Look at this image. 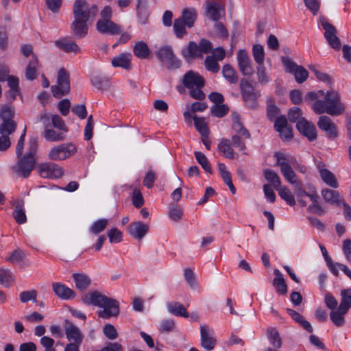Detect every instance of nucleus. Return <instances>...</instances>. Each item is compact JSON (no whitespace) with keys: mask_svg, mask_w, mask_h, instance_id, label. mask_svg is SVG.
<instances>
[{"mask_svg":"<svg viewBox=\"0 0 351 351\" xmlns=\"http://www.w3.org/2000/svg\"><path fill=\"white\" fill-rule=\"evenodd\" d=\"M341 296L340 310L347 313L351 306V289H343L341 291Z\"/></svg>","mask_w":351,"mask_h":351,"instance_id":"37","label":"nucleus"},{"mask_svg":"<svg viewBox=\"0 0 351 351\" xmlns=\"http://www.w3.org/2000/svg\"><path fill=\"white\" fill-rule=\"evenodd\" d=\"M38 138L31 137L28 142V151L18 158L17 163L12 167L14 171L23 178H27L34 169L37 161Z\"/></svg>","mask_w":351,"mask_h":351,"instance_id":"3","label":"nucleus"},{"mask_svg":"<svg viewBox=\"0 0 351 351\" xmlns=\"http://www.w3.org/2000/svg\"><path fill=\"white\" fill-rule=\"evenodd\" d=\"M98 12L97 6L90 5L85 0H75L73 5L74 18L88 22L93 21Z\"/></svg>","mask_w":351,"mask_h":351,"instance_id":"5","label":"nucleus"},{"mask_svg":"<svg viewBox=\"0 0 351 351\" xmlns=\"http://www.w3.org/2000/svg\"><path fill=\"white\" fill-rule=\"evenodd\" d=\"M55 45L66 53L74 52L76 53L80 51L77 45L75 42L70 41L67 38L57 40L55 42Z\"/></svg>","mask_w":351,"mask_h":351,"instance_id":"30","label":"nucleus"},{"mask_svg":"<svg viewBox=\"0 0 351 351\" xmlns=\"http://www.w3.org/2000/svg\"><path fill=\"white\" fill-rule=\"evenodd\" d=\"M72 277L75 287L81 291L86 290L90 285L91 280L90 277L84 273H74Z\"/></svg>","mask_w":351,"mask_h":351,"instance_id":"28","label":"nucleus"},{"mask_svg":"<svg viewBox=\"0 0 351 351\" xmlns=\"http://www.w3.org/2000/svg\"><path fill=\"white\" fill-rule=\"evenodd\" d=\"M274 157L276 159V165L280 167L281 173L286 181L293 184H296L297 176L291 167V163L295 160L294 158L289 154L280 152H275Z\"/></svg>","mask_w":351,"mask_h":351,"instance_id":"4","label":"nucleus"},{"mask_svg":"<svg viewBox=\"0 0 351 351\" xmlns=\"http://www.w3.org/2000/svg\"><path fill=\"white\" fill-rule=\"evenodd\" d=\"M91 84L98 89H106L109 86V78L106 76L95 75L90 78Z\"/></svg>","mask_w":351,"mask_h":351,"instance_id":"41","label":"nucleus"},{"mask_svg":"<svg viewBox=\"0 0 351 351\" xmlns=\"http://www.w3.org/2000/svg\"><path fill=\"white\" fill-rule=\"evenodd\" d=\"M252 53L254 60L258 64H263L265 52L261 45H254L252 49Z\"/></svg>","mask_w":351,"mask_h":351,"instance_id":"53","label":"nucleus"},{"mask_svg":"<svg viewBox=\"0 0 351 351\" xmlns=\"http://www.w3.org/2000/svg\"><path fill=\"white\" fill-rule=\"evenodd\" d=\"M17 124L15 121H2L0 125V134L9 136L14 133L16 129Z\"/></svg>","mask_w":351,"mask_h":351,"instance_id":"48","label":"nucleus"},{"mask_svg":"<svg viewBox=\"0 0 351 351\" xmlns=\"http://www.w3.org/2000/svg\"><path fill=\"white\" fill-rule=\"evenodd\" d=\"M186 25L182 19H177L174 21L173 29L178 38H181L186 34L185 29Z\"/></svg>","mask_w":351,"mask_h":351,"instance_id":"54","label":"nucleus"},{"mask_svg":"<svg viewBox=\"0 0 351 351\" xmlns=\"http://www.w3.org/2000/svg\"><path fill=\"white\" fill-rule=\"evenodd\" d=\"M57 84L51 87L53 97L60 98L69 93L71 89L69 75L64 68L58 71Z\"/></svg>","mask_w":351,"mask_h":351,"instance_id":"7","label":"nucleus"},{"mask_svg":"<svg viewBox=\"0 0 351 351\" xmlns=\"http://www.w3.org/2000/svg\"><path fill=\"white\" fill-rule=\"evenodd\" d=\"M38 169L40 176L45 178H58L63 175V169L53 162L40 164Z\"/></svg>","mask_w":351,"mask_h":351,"instance_id":"14","label":"nucleus"},{"mask_svg":"<svg viewBox=\"0 0 351 351\" xmlns=\"http://www.w3.org/2000/svg\"><path fill=\"white\" fill-rule=\"evenodd\" d=\"M267 337L271 345L276 349H279L282 346V339L279 332L275 328H269L267 330Z\"/></svg>","mask_w":351,"mask_h":351,"instance_id":"35","label":"nucleus"},{"mask_svg":"<svg viewBox=\"0 0 351 351\" xmlns=\"http://www.w3.org/2000/svg\"><path fill=\"white\" fill-rule=\"evenodd\" d=\"M182 55L186 60L203 58L199 45L194 41H190L187 47L182 49Z\"/></svg>","mask_w":351,"mask_h":351,"instance_id":"22","label":"nucleus"},{"mask_svg":"<svg viewBox=\"0 0 351 351\" xmlns=\"http://www.w3.org/2000/svg\"><path fill=\"white\" fill-rule=\"evenodd\" d=\"M346 313L340 310V306H339L336 311H331L330 314V319L335 326L341 327L344 324V315Z\"/></svg>","mask_w":351,"mask_h":351,"instance_id":"45","label":"nucleus"},{"mask_svg":"<svg viewBox=\"0 0 351 351\" xmlns=\"http://www.w3.org/2000/svg\"><path fill=\"white\" fill-rule=\"evenodd\" d=\"M96 27L101 34L118 35L121 33V26L111 20H99L97 22Z\"/></svg>","mask_w":351,"mask_h":351,"instance_id":"18","label":"nucleus"},{"mask_svg":"<svg viewBox=\"0 0 351 351\" xmlns=\"http://www.w3.org/2000/svg\"><path fill=\"white\" fill-rule=\"evenodd\" d=\"M25 256V254L23 250L16 249L14 250L5 260L9 263H15L23 261Z\"/></svg>","mask_w":351,"mask_h":351,"instance_id":"59","label":"nucleus"},{"mask_svg":"<svg viewBox=\"0 0 351 351\" xmlns=\"http://www.w3.org/2000/svg\"><path fill=\"white\" fill-rule=\"evenodd\" d=\"M184 275L187 284L193 289L197 288V283L195 280V274L192 269L189 268L185 269Z\"/></svg>","mask_w":351,"mask_h":351,"instance_id":"61","label":"nucleus"},{"mask_svg":"<svg viewBox=\"0 0 351 351\" xmlns=\"http://www.w3.org/2000/svg\"><path fill=\"white\" fill-rule=\"evenodd\" d=\"M37 291L34 289L30 291H24L20 293L19 299L23 303H26L30 300L36 302Z\"/></svg>","mask_w":351,"mask_h":351,"instance_id":"55","label":"nucleus"},{"mask_svg":"<svg viewBox=\"0 0 351 351\" xmlns=\"http://www.w3.org/2000/svg\"><path fill=\"white\" fill-rule=\"evenodd\" d=\"M206 12L211 20L217 21L220 17V5L215 2L208 3L206 5Z\"/></svg>","mask_w":351,"mask_h":351,"instance_id":"40","label":"nucleus"},{"mask_svg":"<svg viewBox=\"0 0 351 351\" xmlns=\"http://www.w3.org/2000/svg\"><path fill=\"white\" fill-rule=\"evenodd\" d=\"M217 62V60H216L214 56H207L204 60L206 69L214 73H218L220 67Z\"/></svg>","mask_w":351,"mask_h":351,"instance_id":"50","label":"nucleus"},{"mask_svg":"<svg viewBox=\"0 0 351 351\" xmlns=\"http://www.w3.org/2000/svg\"><path fill=\"white\" fill-rule=\"evenodd\" d=\"M244 139L245 138H242L238 134H234L232 136L230 143L232 147L238 148L239 151L245 154L244 152L246 150V145Z\"/></svg>","mask_w":351,"mask_h":351,"instance_id":"56","label":"nucleus"},{"mask_svg":"<svg viewBox=\"0 0 351 351\" xmlns=\"http://www.w3.org/2000/svg\"><path fill=\"white\" fill-rule=\"evenodd\" d=\"M237 61L239 70L243 75L251 76L254 73L252 62L247 51L240 49L237 53Z\"/></svg>","mask_w":351,"mask_h":351,"instance_id":"17","label":"nucleus"},{"mask_svg":"<svg viewBox=\"0 0 351 351\" xmlns=\"http://www.w3.org/2000/svg\"><path fill=\"white\" fill-rule=\"evenodd\" d=\"M322 26L324 29V38L328 45L335 50H339L341 48V41L337 36V29L334 25L328 21L323 20Z\"/></svg>","mask_w":351,"mask_h":351,"instance_id":"11","label":"nucleus"},{"mask_svg":"<svg viewBox=\"0 0 351 351\" xmlns=\"http://www.w3.org/2000/svg\"><path fill=\"white\" fill-rule=\"evenodd\" d=\"M200 339L201 346L208 351L213 350L217 344L213 330L205 324L200 326Z\"/></svg>","mask_w":351,"mask_h":351,"instance_id":"12","label":"nucleus"},{"mask_svg":"<svg viewBox=\"0 0 351 351\" xmlns=\"http://www.w3.org/2000/svg\"><path fill=\"white\" fill-rule=\"evenodd\" d=\"M229 108L227 105L218 104L211 108V113L214 117L221 118L224 117L228 112Z\"/></svg>","mask_w":351,"mask_h":351,"instance_id":"57","label":"nucleus"},{"mask_svg":"<svg viewBox=\"0 0 351 351\" xmlns=\"http://www.w3.org/2000/svg\"><path fill=\"white\" fill-rule=\"evenodd\" d=\"M168 311L173 315L178 317H184L188 318L189 314L186 311L184 306L177 302H170L167 304Z\"/></svg>","mask_w":351,"mask_h":351,"instance_id":"34","label":"nucleus"},{"mask_svg":"<svg viewBox=\"0 0 351 351\" xmlns=\"http://www.w3.org/2000/svg\"><path fill=\"white\" fill-rule=\"evenodd\" d=\"M110 243H119L122 240V232L117 228L111 229L108 234Z\"/></svg>","mask_w":351,"mask_h":351,"instance_id":"64","label":"nucleus"},{"mask_svg":"<svg viewBox=\"0 0 351 351\" xmlns=\"http://www.w3.org/2000/svg\"><path fill=\"white\" fill-rule=\"evenodd\" d=\"M232 117L233 121L232 130L235 134H238L245 139L250 138L251 134L241 122L239 115L234 112L232 114Z\"/></svg>","mask_w":351,"mask_h":351,"instance_id":"26","label":"nucleus"},{"mask_svg":"<svg viewBox=\"0 0 351 351\" xmlns=\"http://www.w3.org/2000/svg\"><path fill=\"white\" fill-rule=\"evenodd\" d=\"M299 132L305 136L310 141L317 138V130L315 126L304 118H300L296 124Z\"/></svg>","mask_w":351,"mask_h":351,"instance_id":"16","label":"nucleus"},{"mask_svg":"<svg viewBox=\"0 0 351 351\" xmlns=\"http://www.w3.org/2000/svg\"><path fill=\"white\" fill-rule=\"evenodd\" d=\"M82 302L87 305L97 306L103 309L97 312L99 317L109 319L119 314V303L117 300L108 298L97 291L90 292L82 298Z\"/></svg>","mask_w":351,"mask_h":351,"instance_id":"1","label":"nucleus"},{"mask_svg":"<svg viewBox=\"0 0 351 351\" xmlns=\"http://www.w3.org/2000/svg\"><path fill=\"white\" fill-rule=\"evenodd\" d=\"M218 151L225 158L228 159H234L237 158L238 154L234 152L230 140L223 138L218 145Z\"/></svg>","mask_w":351,"mask_h":351,"instance_id":"27","label":"nucleus"},{"mask_svg":"<svg viewBox=\"0 0 351 351\" xmlns=\"http://www.w3.org/2000/svg\"><path fill=\"white\" fill-rule=\"evenodd\" d=\"M222 73L224 78L231 84H236L238 82V77L236 71L230 64H225L222 69Z\"/></svg>","mask_w":351,"mask_h":351,"instance_id":"43","label":"nucleus"},{"mask_svg":"<svg viewBox=\"0 0 351 351\" xmlns=\"http://www.w3.org/2000/svg\"><path fill=\"white\" fill-rule=\"evenodd\" d=\"M72 112L81 119H85L87 116V110L84 104H76L73 106Z\"/></svg>","mask_w":351,"mask_h":351,"instance_id":"63","label":"nucleus"},{"mask_svg":"<svg viewBox=\"0 0 351 351\" xmlns=\"http://www.w3.org/2000/svg\"><path fill=\"white\" fill-rule=\"evenodd\" d=\"M71 29L76 38H84L88 32L87 22L74 18V21L71 25Z\"/></svg>","mask_w":351,"mask_h":351,"instance_id":"25","label":"nucleus"},{"mask_svg":"<svg viewBox=\"0 0 351 351\" xmlns=\"http://www.w3.org/2000/svg\"><path fill=\"white\" fill-rule=\"evenodd\" d=\"M75 146L72 143H62L52 147L48 154L51 160H65L76 152Z\"/></svg>","mask_w":351,"mask_h":351,"instance_id":"9","label":"nucleus"},{"mask_svg":"<svg viewBox=\"0 0 351 351\" xmlns=\"http://www.w3.org/2000/svg\"><path fill=\"white\" fill-rule=\"evenodd\" d=\"M282 61L287 71L294 74L297 82L301 84L307 79L308 73L303 66L297 65L289 57H282Z\"/></svg>","mask_w":351,"mask_h":351,"instance_id":"10","label":"nucleus"},{"mask_svg":"<svg viewBox=\"0 0 351 351\" xmlns=\"http://www.w3.org/2000/svg\"><path fill=\"white\" fill-rule=\"evenodd\" d=\"M64 327L66 337L70 343L82 344L84 335L77 326L66 319Z\"/></svg>","mask_w":351,"mask_h":351,"instance_id":"15","label":"nucleus"},{"mask_svg":"<svg viewBox=\"0 0 351 351\" xmlns=\"http://www.w3.org/2000/svg\"><path fill=\"white\" fill-rule=\"evenodd\" d=\"M276 191H278L280 197L289 205H295V201L294 197L287 187L281 186L280 187L277 188Z\"/></svg>","mask_w":351,"mask_h":351,"instance_id":"46","label":"nucleus"},{"mask_svg":"<svg viewBox=\"0 0 351 351\" xmlns=\"http://www.w3.org/2000/svg\"><path fill=\"white\" fill-rule=\"evenodd\" d=\"M256 75L258 82L261 84H265L269 81V77L263 64H258L257 66Z\"/></svg>","mask_w":351,"mask_h":351,"instance_id":"58","label":"nucleus"},{"mask_svg":"<svg viewBox=\"0 0 351 351\" xmlns=\"http://www.w3.org/2000/svg\"><path fill=\"white\" fill-rule=\"evenodd\" d=\"M14 281L12 272L5 269H0V284L8 287L9 283Z\"/></svg>","mask_w":351,"mask_h":351,"instance_id":"60","label":"nucleus"},{"mask_svg":"<svg viewBox=\"0 0 351 351\" xmlns=\"http://www.w3.org/2000/svg\"><path fill=\"white\" fill-rule=\"evenodd\" d=\"M44 136L49 141H59L65 138L64 133L58 132L51 129H46Z\"/></svg>","mask_w":351,"mask_h":351,"instance_id":"52","label":"nucleus"},{"mask_svg":"<svg viewBox=\"0 0 351 351\" xmlns=\"http://www.w3.org/2000/svg\"><path fill=\"white\" fill-rule=\"evenodd\" d=\"M240 90L246 106L250 108H256L257 99L261 95L259 91L256 90L253 85L244 78L240 80Z\"/></svg>","mask_w":351,"mask_h":351,"instance_id":"6","label":"nucleus"},{"mask_svg":"<svg viewBox=\"0 0 351 351\" xmlns=\"http://www.w3.org/2000/svg\"><path fill=\"white\" fill-rule=\"evenodd\" d=\"M108 224V220L107 219H99L90 227V232L95 235L99 234L106 229Z\"/></svg>","mask_w":351,"mask_h":351,"instance_id":"49","label":"nucleus"},{"mask_svg":"<svg viewBox=\"0 0 351 351\" xmlns=\"http://www.w3.org/2000/svg\"><path fill=\"white\" fill-rule=\"evenodd\" d=\"M183 84L187 88L203 87L204 79L199 73L189 71L184 75Z\"/></svg>","mask_w":351,"mask_h":351,"instance_id":"20","label":"nucleus"},{"mask_svg":"<svg viewBox=\"0 0 351 351\" xmlns=\"http://www.w3.org/2000/svg\"><path fill=\"white\" fill-rule=\"evenodd\" d=\"M13 217L19 224H23L26 222L27 217L23 203L18 202L15 205Z\"/></svg>","mask_w":351,"mask_h":351,"instance_id":"39","label":"nucleus"},{"mask_svg":"<svg viewBox=\"0 0 351 351\" xmlns=\"http://www.w3.org/2000/svg\"><path fill=\"white\" fill-rule=\"evenodd\" d=\"M264 176L267 181L269 182L276 190L281 186V182L278 174L271 169H266L264 172Z\"/></svg>","mask_w":351,"mask_h":351,"instance_id":"44","label":"nucleus"},{"mask_svg":"<svg viewBox=\"0 0 351 351\" xmlns=\"http://www.w3.org/2000/svg\"><path fill=\"white\" fill-rule=\"evenodd\" d=\"M52 288L56 295L62 300H70L75 297V293L62 283L53 282Z\"/></svg>","mask_w":351,"mask_h":351,"instance_id":"21","label":"nucleus"},{"mask_svg":"<svg viewBox=\"0 0 351 351\" xmlns=\"http://www.w3.org/2000/svg\"><path fill=\"white\" fill-rule=\"evenodd\" d=\"M275 278L273 280V286L275 287L276 292L281 295H285L287 293V286L283 278L282 274L278 269H274Z\"/></svg>","mask_w":351,"mask_h":351,"instance_id":"31","label":"nucleus"},{"mask_svg":"<svg viewBox=\"0 0 351 351\" xmlns=\"http://www.w3.org/2000/svg\"><path fill=\"white\" fill-rule=\"evenodd\" d=\"M127 230L132 237L140 241L147 233L149 230V226L141 221H134L128 225Z\"/></svg>","mask_w":351,"mask_h":351,"instance_id":"19","label":"nucleus"},{"mask_svg":"<svg viewBox=\"0 0 351 351\" xmlns=\"http://www.w3.org/2000/svg\"><path fill=\"white\" fill-rule=\"evenodd\" d=\"M321 194L324 201L330 204L339 206L343 201L337 191L324 189L322 191Z\"/></svg>","mask_w":351,"mask_h":351,"instance_id":"29","label":"nucleus"},{"mask_svg":"<svg viewBox=\"0 0 351 351\" xmlns=\"http://www.w3.org/2000/svg\"><path fill=\"white\" fill-rule=\"evenodd\" d=\"M286 311L288 315L304 329L309 332H312L313 331L311 324L306 320L301 314L291 308H287Z\"/></svg>","mask_w":351,"mask_h":351,"instance_id":"32","label":"nucleus"},{"mask_svg":"<svg viewBox=\"0 0 351 351\" xmlns=\"http://www.w3.org/2000/svg\"><path fill=\"white\" fill-rule=\"evenodd\" d=\"M196 12L193 9H184L182 11V16L179 18L183 20L184 23L189 27H192L196 20Z\"/></svg>","mask_w":351,"mask_h":351,"instance_id":"38","label":"nucleus"},{"mask_svg":"<svg viewBox=\"0 0 351 351\" xmlns=\"http://www.w3.org/2000/svg\"><path fill=\"white\" fill-rule=\"evenodd\" d=\"M133 53L138 58L147 59L149 58L151 51L145 42L138 41L133 47Z\"/></svg>","mask_w":351,"mask_h":351,"instance_id":"33","label":"nucleus"},{"mask_svg":"<svg viewBox=\"0 0 351 351\" xmlns=\"http://www.w3.org/2000/svg\"><path fill=\"white\" fill-rule=\"evenodd\" d=\"M131 60L130 53H121L112 59L111 64L114 67H121L129 70L131 67Z\"/></svg>","mask_w":351,"mask_h":351,"instance_id":"24","label":"nucleus"},{"mask_svg":"<svg viewBox=\"0 0 351 351\" xmlns=\"http://www.w3.org/2000/svg\"><path fill=\"white\" fill-rule=\"evenodd\" d=\"M311 108L317 114L327 113L330 116H339L345 111V106L341 102L339 94L334 90L328 91L324 100H316Z\"/></svg>","mask_w":351,"mask_h":351,"instance_id":"2","label":"nucleus"},{"mask_svg":"<svg viewBox=\"0 0 351 351\" xmlns=\"http://www.w3.org/2000/svg\"><path fill=\"white\" fill-rule=\"evenodd\" d=\"M320 177L323 182L332 188H337L339 186L337 178L333 173L328 169H322Z\"/></svg>","mask_w":351,"mask_h":351,"instance_id":"36","label":"nucleus"},{"mask_svg":"<svg viewBox=\"0 0 351 351\" xmlns=\"http://www.w3.org/2000/svg\"><path fill=\"white\" fill-rule=\"evenodd\" d=\"M14 116V109L7 105L2 106L0 111V118L2 121H14L13 117Z\"/></svg>","mask_w":351,"mask_h":351,"instance_id":"51","label":"nucleus"},{"mask_svg":"<svg viewBox=\"0 0 351 351\" xmlns=\"http://www.w3.org/2000/svg\"><path fill=\"white\" fill-rule=\"evenodd\" d=\"M319 128L326 133V136L329 139H335L338 136V130L337 125L331 119L326 115L319 117L317 121Z\"/></svg>","mask_w":351,"mask_h":351,"instance_id":"13","label":"nucleus"},{"mask_svg":"<svg viewBox=\"0 0 351 351\" xmlns=\"http://www.w3.org/2000/svg\"><path fill=\"white\" fill-rule=\"evenodd\" d=\"M104 334L109 339H115L118 337L116 328L111 324H106L103 329Z\"/></svg>","mask_w":351,"mask_h":351,"instance_id":"62","label":"nucleus"},{"mask_svg":"<svg viewBox=\"0 0 351 351\" xmlns=\"http://www.w3.org/2000/svg\"><path fill=\"white\" fill-rule=\"evenodd\" d=\"M194 155L197 162L202 166L205 171L212 174L213 170L206 156L200 152H195Z\"/></svg>","mask_w":351,"mask_h":351,"instance_id":"47","label":"nucleus"},{"mask_svg":"<svg viewBox=\"0 0 351 351\" xmlns=\"http://www.w3.org/2000/svg\"><path fill=\"white\" fill-rule=\"evenodd\" d=\"M40 67L38 60L35 55L32 56L25 69V77L29 81H33L38 77V71Z\"/></svg>","mask_w":351,"mask_h":351,"instance_id":"23","label":"nucleus"},{"mask_svg":"<svg viewBox=\"0 0 351 351\" xmlns=\"http://www.w3.org/2000/svg\"><path fill=\"white\" fill-rule=\"evenodd\" d=\"M156 56L159 60L167 64L169 70L177 69L181 65L180 60L176 58L173 49L169 46L161 47L156 51Z\"/></svg>","mask_w":351,"mask_h":351,"instance_id":"8","label":"nucleus"},{"mask_svg":"<svg viewBox=\"0 0 351 351\" xmlns=\"http://www.w3.org/2000/svg\"><path fill=\"white\" fill-rule=\"evenodd\" d=\"M195 126L197 130L204 137H207L209 134L207 123L203 117H197L196 115L193 117Z\"/></svg>","mask_w":351,"mask_h":351,"instance_id":"42","label":"nucleus"}]
</instances>
